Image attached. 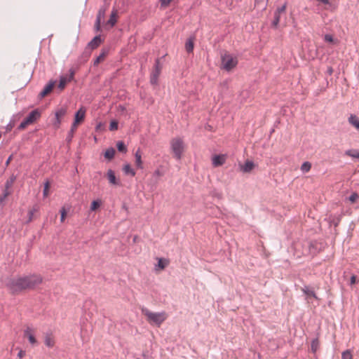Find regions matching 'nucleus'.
<instances>
[{"mask_svg": "<svg viewBox=\"0 0 359 359\" xmlns=\"http://www.w3.org/2000/svg\"><path fill=\"white\" fill-rule=\"evenodd\" d=\"M327 72H328L329 74H332V72H333L332 68V67H328Z\"/></svg>", "mask_w": 359, "mask_h": 359, "instance_id": "57", "label": "nucleus"}, {"mask_svg": "<svg viewBox=\"0 0 359 359\" xmlns=\"http://www.w3.org/2000/svg\"><path fill=\"white\" fill-rule=\"evenodd\" d=\"M286 9V4H284L282 6L278 7L275 12L281 14L285 11Z\"/></svg>", "mask_w": 359, "mask_h": 359, "instance_id": "44", "label": "nucleus"}, {"mask_svg": "<svg viewBox=\"0 0 359 359\" xmlns=\"http://www.w3.org/2000/svg\"><path fill=\"white\" fill-rule=\"evenodd\" d=\"M11 194V192L8 190L4 191V194L2 196L0 197V203L3 202L4 199Z\"/></svg>", "mask_w": 359, "mask_h": 359, "instance_id": "45", "label": "nucleus"}, {"mask_svg": "<svg viewBox=\"0 0 359 359\" xmlns=\"http://www.w3.org/2000/svg\"><path fill=\"white\" fill-rule=\"evenodd\" d=\"M74 72L72 69H69V76L67 78L68 82L71 81L74 79Z\"/></svg>", "mask_w": 359, "mask_h": 359, "instance_id": "50", "label": "nucleus"}, {"mask_svg": "<svg viewBox=\"0 0 359 359\" xmlns=\"http://www.w3.org/2000/svg\"><path fill=\"white\" fill-rule=\"evenodd\" d=\"M345 154L353 158H359V150L348 149L345 151Z\"/></svg>", "mask_w": 359, "mask_h": 359, "instance_id": "25", "label": "nucleus"}, {"mask_svg": "<svg viewBox=\"0 0 359 359\" xmlns=\"http://www.w3.org/2000/svg\"><path fill=\"white\" fill-rule=\"evenodd\" d=\"M255 167V164L251 161H247L245 162L243 165H241V170L243 172H250L253 168Z\"/></svg>", "mask_w": 359, "mask_h": 359, "instance_id": "12", "label": "nucleus"}, {"mask_svg": "<svg viewBox=\"0 0 359 359\" xmlns=\"http://www.w3.org/2000/svg\"><path fill=\"white\" fill-rule=\"evenodd\" d=\"M280 14L276 13V12H274V15H273V20L272 21V27H274V28H276L279 24V22H280Z\"/></svg>", "mask_w": 359, "mask_h": 359, "instance_id": "29", "label": "nucleus"}, {"mask_svg": "<svg viewBox=\"0 0 359 359\" xmlns=\"http://www.w3.org/2000/svg\"><path fill=\"white\" fill-rule=\"evenodd\" d=\"M86 109L83 107H81L74 114V121L73 122L74 124L78 125L81 122H82L86 116Z\"/></svg>", "mask_w": 359, "mask_h": 359, "instance_id": "6", "label": "nucleus"}, {"mask_svg": "<svg viewBox=\"0 0 359 359\" xmlns=\"http://www.w3.org/2000/svg\"><path fill=\"white\" fill-rule=\"evenodd\" d=\"M116 16H117V11L113 9L111 13L109 19L107 22V24L110 25L111 27H113L116 23Z\"/></svg>", "mask_w": 359, "mask_h": 359, "instance_id": "13", "label": "nucleus"}, {"mask_svg": "<svg viewBox=\"0 0 359 359\" xmlns=\"http://www.w3.org/2000/svg\"><path fill=\"white\" fill-rule=\"evenodd\" d=\"M34 212V210H29L28 212V220L27 222V223L30 222L32 220Z\"/></svg>", "mask_w": 359, "mask_h": 359, "instance_id": "48", "label": "nucleus"}, {"mask_svg": "<svg viewBox=\"0 0 359 359\" xmlns=\"http://www.w3.org/2000/svg\"><path fill=\"white\" fill-rule=\"evenodd\" d=\"M168 264V261L163 258H158V263L156 265V269L157 268L160 269H164Z\"/></svg>", "mask_w": 359, "mask_h": 359, "instance_id": "21", "label": "nucleus"}, {"mask_svg": "<svg viewBox=\"0 0 359 359\" xmlns=\"http://www.w3.org/2000/svg\"><path fill=\"white\" fill-rule=\"evenodd\" d=\"M348 122L359 130V118L354 114H351L348 118Z\"/></svg>", "mask_w": 359, "mask_h": 359, "instance_id": "19", "label": "nucleus"}, {"mask_svg": "<svg viewBox=\"0 0 359 359\" xmlns=\"http://www.w3.org/2000/svg\"><path fill=\"white\" fill-rule=\"evenodd\" d=\"M311 168V164L308 162V161H306V162H304L302 163V165H301V170L302 172H307L310 170Z\"/></svg>", "mask_w": 359, "mask_h": 359, "instance_id": "34", "label": "nucleus"}, {"mask_svg": "<svg viewBox=\"0 0 359 359\" xmlns=\"http://www.w3.org/2000/svg\"><path fill=\"white\" fill-rule=\"evenodd\" d=\"M16 180V176L14 175H12L9 179L7 180V181L5 183V190H8L13 186L14 182Z\"/></svg>", "mask_w": 359, "mask_h": 359, "instance_id": "23", "label": "nucleus"}, {"mask_svg": "<svg viewBox=\"0 0 359 359\" xmlns=\"http://www.w3.org/2000/svg\"><path fill=\"white\" fill-rule=\"evenodd\" d=\"M41 116V111L38 109L32 110L25 118L30 125L34 123Z\"/></svg>", "mask_w": 359, "mask_h": 359, "instance_id": "7", "label": "nucleus"}, {"mask_svg": "<svg viewBox=\"0 0 359 359\" xmlns=\"http://www.w3.org/2000/svg\"><path fill=\"white\" fill-rule=\"evenodd\" d=\"M49 187H50V182H49L48 180H47L44 183V188H43V195L44 197H46V196H48Z\"/></svg>", "mask_w": 359, "mask_h": 359, "instance_id": "37", "label": "nucleus"}, {"mask_svg": "<svg viewBox=\"0 0 359 359\" xmlns=\"http://www.w3.org/2000/svg\"><path fill=\"white\" fill-rule=\"evenodd\" d=\"M30 125L25 119L18 126V129L19 130L25 129L27 126Z\"/></svg>", "mask_w": 359, "mask_h": 359, "instance_id": "42", "label": "nucleus"}, {"mask_svg": "<svg viewBox=\"0 0 359 359\" xmlns=\"http://www.w3.org/2000/svg\"><path fill=\"white\" fill-rule=\"evenodd\" d=\"M102 43V39L100 35L95 36L90 42L88 43V46L91 49H95Z\"/></svg>", "mask_w": 359, "mask_h": 359, "instance_id": "9", "label": "nucleus"}, {"mask_svg": "<svg viewBox=\"0 0 359 359\" xmlns=\"http://www.w3.org/2000/svg\"><path fill=\"white\" fill-rule=\"evenodd\" d=\"M67 82H68L67 77L62 76H60V81H59V84H58V88H60V90H63Z\"/></svg>", "mask_w": 359, "mask_h": 359, "instance_id": "32", "label": "nucleus"}, {"mask_svg": "<svg viewBox=\"0 0 359 359\" xmlns=\"http://www.w3.org/2000/svg\"><path fill=\"white\" fill-rule=\"evenodd\" d=\"M123 170L126 175H130L131 176H135V170L129 164H126L123 168Z\"/></svg>", "mask_w": 359, "mask_h": 359, "instance_id": "27", "label": "nucleus"}, {"mask_svg": "<svg viewBox=\"0 0 359 359\" xmlns=\"http://www.w3.org/2000/svg\"><path fill=\"white\" fill-rule=\"evenodd\" d=\"M101 20L96 19L95 23V29L97 32L100 30V24H101Z\"/></svg>", "mask_w": 359, "mask_h": 359, "instance_id": "47", "label": "nucleus"}, {"mask_svg": "<svg viewBox=\"0 0 359 359\" xmlns=\"http://www.w3.org/2000/svg\"><path fill=\"white\" fill-rule=\"evenodd\" d=\"M221 60L222 68L227 72L233 69L238 64L237 57L229 53L222 55Z\"/></svg>", "mask_w": 359, "mask_h": 359, "instance_id": "3", "label": "nucleus"}, {"mask_svg": "<svg viewBox=\"0 0 359 359\" xmlns=\"http://www.w3.org/2000/svg\"><path fill=\"white\" fill-rule=\"evenodd\" d=\"M41 282L42 278L40 276L33 274L11 278L6 283V287L15 294L24 290L34 289Z\"/></svg>", "mask_w": 359, "mask_h": 359, "instance_id": "1", "label": "nucleus"}, {"mask_svg": "<svg viewBox=\"0 0 359 359\" xmlns=\"http://www.w3.org/2000/svg\"><path fill=\"white\" fill-rule=\"evenodd\" d=\"M44 344L48 348L53 347L55 344V341L53 337L50 334H46L44 339Z\"/></svg>", "mask_w": 359, "mask_h": 359, "instance_id": "18", "label": "nucleus"}, {"mask_svg": "<svg viewBox=\"0 0 359 359\" xmlns=\"http://www.w3.org/2000/svg\"><path fill=\"white\" fill-rule=\"evenodd\" d=\"M356 278L355 276H352L350 280V284L353 285L355 283Z\"/></svg>", "mask_w": 359, "mask_h": 359, "instance_id": "55", "label": "nucleus"}, {"mask_svg": "<svg viewBox=\"0 0 359 359\" xmlns=\"http://www.w3.org/2000/svg\"><path fill=\"white\" fill-rule=\"evenodd\" d=\"M359 198V195L356 192H353L351 196L347 198L351 203H353Z\"/></svg>", "mask_w": 359, "mask_h": 359, "instance_id": "36", "label": "nucleus"}, {"mask_svg": "<svg viewBox=\"0 0 359 359\" xmlns=\"http://www.w3.org/2000/svg\"><path fill=\"white\" fill-rule=\"evenodd\" d=\"M56 81L50 80L48 83L44 87L43 90L40 93L39 96L41 97H44L48 93H50L53 89Z\"/></svg>", "mask_w": 359, "mask_h": 359, "instance_id": "8", "label": "nucleus"}, {"mask_svg": "<svg viewBox=\"0 0 359 359\" xmlns=\"http://www.w3.org/2000/svg\"><path fill=\"white\" fill-rule=\"evenodd\" d=\"M302 290L304 292V294L306 296V298L308 299L310 297L317 299L315 292L312 290H310V288L308 286H304V287H302Z\"/></svg>", "mask_w": 359, "mask_h": 359, "instance_id": "16", "label": "nucleus"}, {"mask_svg": "<svg viewBox=\"0 0 359 359\" xmlns=\"http://www.w3.org/2000/svg\"><path fill=\"white\" fill-rule=\"evenodd\" d=\"M24 336L28 338V340L30 344H34L36 343V340L34 334L32 333L30 328L27 327L26 330H25Z\"/></svg>", "mask_w": 359, "mask_h": 359, "instance_id": "14", "label": "nucleus"}, {"mask_svg": "<svg viewBox=\"0 0 359 359\" xmlns=\"http://www.w3.org/2000/svg\"><path fill=\"white\" fill-rule=\"evenodd\" d=\"M154 175L158 177L163 175V173L159 170H156L154 172Z\"/></svg>", "mask_w": 359, "mask_h": 359, "instance_id": "54", "label": "nucleus"}, {"mask_svg": "<svg viewBox=\"0 0 359 359\" xmlns=\"http://www.w3.org/2000/svg\"><path fill=\"white\" fill-rule=\"evenodd\" d=\"M115 154V149L113 147H109L107 149H106L104 156L105 158L108 160H111Z\"/></svg>", "mask_w": 359, "mask_h": 359, "instance_id": "22", "label": "nucleus"}, {"mask_svg": "<svg viewBox=\"0 0 359 359\" xmlns=\"http://www.w3.org/2000/svg\"><path fill=\"white\" fill-rule=\"evenodd\" d=\"M14 123H13L12 121H10L8 123V124L7 125V130H11L13 127H14Z\"/></svg>", "mask_w": 359, "mask_h": 359, "instance_id": "53", "label": "nucleus"}, {"mask_svg": "<svg viewBox=\"0 0 359 359\" xmlns=\"http://www.w3.org/2000/svg\"><path fill=\"white\" fill-rule=\"evenodd\" d=\"M142 313L147 318V320L150 325H156L159 327L166 319V314L165 312H152L148 309L143 307L142 309Z\"/></svg>", "mask_w": 359, "mask_h": 359, "instance_id": "2", "label": "nucleus"}, {"mask_svg": "<svg viewBox=\"0 0 359 359\" xmlns=\"http://www.w3.org/2000/svg\"><path fill=\"white\" fill-rule=\"evenodd\" d=\"M106 11H107V7L105 6L100 7L97 12L96 19H99V20H102L105 16Z\"/></svg>", "mask_w": 359, "mask_h": 359, "instance_id": "28", "label": "nucleus"}, {"mask_svg": "<svg viewBox=\"0 0 359 359\" xmlns=\"http://www.w3.org/2000/svg\"><path fill=\"white\" fill-rule=\"evenodd\" d=\"M60 215H61V216H60V221H61L62 222H64V220H65V217H66V215H67V211H66V210H65V208H62L60 210Z\"/></svg>", "mask_w": 359, "mask_h": 359, "instance_id": "43", "label": "nucleus"}, {"mask_svg": "<svg viewBox=\"0 0 359 359\" xmlns=\"http://www.w3.org/2000/svg\"><path fill=\"white\" fill-rule=\"evenodd\" d=\"M194 38L190 37L187 39L185 43V49L187 53H192L194 47Z\"/></svg>", "mask_w": 359, "mask_h": 359, "instance_id": "17", "label": "nucleus"}, {"mask_svg": "<svg viewBox=\"0 0 359 359\" xmlns=\"http://www.w3.org/2000/svg\"><path fill=\"white\" fill-rule=\"evenodd\" d=\"M267 0H255V6L259 9H264L266 6Z\"/></svg>", "mask_w": 359, "mask_h": 359, "instance_id": "31", "label": "nucleus"}, {"mask_svg": "<svg viewBox=\"0 0 359 359\" xmlns=\"http://www.w3.org/2000/svg\"><path fill=\"white\" fill-rule=\"evenodd\" d=\"M172 0H160L161 6L162 7L168 6Z\"/></svg>", "mask_w": 359, "mask_h": 359, "instance_id": "46", "label": "nucleus"}, {"mask_svg": "<svg viewBox=\"0 0 359 359\" xmlns=\"http://www.w3.org/2000/svg\"><path fill=\"white\" fill-rule=\"evenodd\" d=\"M12 159V156H10L6 161V165H8Z\"/></svg>", "mask_w": 359, "mask_h": 359, "instance_id": "56", "label": "nucleus"}, {"mask_svg": "<svg viewBox=\"0 0 359 359\" xmlns=\"http://www.w3.org/2000/svg\"><path fill=\"white\" fill-rule=\"evenodd\" d=\"M135 165L137 168L142 169V156L140 154V150L138 149L135 154Z\"/></svg>", "mask_w": 359, "mask_h": 359, "instance_id": "15", "label": "nucleus"}, {"mask_svg": "<svg viewBox=\"0 0 359 359\" xmlns=\"http://www.w3.org/2000/svg\"><path fill=\"white\" fill-rule=\"evenodd\" d=\"M30 125L25 119L18 126V129L19 130L25 129L27 126Z\"/></svg>", "mask_w": 359, "mask_h": 359, "instance_id": "40", "label": "nucleus"}, {"mask_svg": "<svg viewBox=\"0 0 359 359\" xmlns=\"http://www.w3.org/2000/svg\"><path fill=\"white\" fill-rule=\"evenodd\" d=\"M341 359H352V355L350 351H345L342 353Z\"/></svg>", "mask_w": 359, "mask_h": 359, "instance_id": "39", "label": "nucleus"}, {"mask_svg": "<svg viewBox=\"0 0 359 359\" xmlns=\"http://www.w3.org/2000/svg\"><path fill=\"white\" fill-rule=\"evenodd\" d=\"M324 39L327 42H332L333 41V37L330 34H325Z\"/></svg>", "mask_w": 359, "mask_h": 359, "instance_id": "49", "label": "nucleus"}, {"mask_svg": "<svg viewBox=\"0 0 359 359\" xmlns=\"http://www.w3.org/2000/svg\"><path fill=\"white\" fill-rule=\"evenodd\" d=\"M162 66L160 63V59L157 58L155 60L153 70L150 75V83L151 85H156L158 83V79L161 74Z\"/></svg>", "mask_w": 359, "mask_h": 359, "instance_id": "5", "label": "nucleus"}, {"mask_svg": "<svg viewBox=\"0 0 359 359\" xmlns=\"http://www.w3.org/2000/svg\"><path fill=\"white\" fill-rule=\"evenodd\" d=\"M76 128H77L76 125H75L74 123L72 124L71 128H70L69 131L68 132L67 137H66V141L68 143L72 142V138H73L74 135V133H75V131L76 130Z\"/></svg>", "mask_w": 359, "mask_h": 359, "instance_id": "20", "label": "nucleus"}, {"mask_svg": "<svg viewBox=\"0 0 359 359\" xmlns=\"http://www.w3.org/2000/svg\"><path fill=\"white\" fill-rule=\"evenodd\" d=\"M224 161V156L221 155H215L212 159V165L215 167L223 165Z\"/></svg>", "mask_w": 359, "mask_h": 359, "instance_id": "10", "label": "nucleus"}, {"mask_svg": "<svg viewBox=\"0 0 359 359\" xmlns=\"http://www.w3.org/2000/svg\"><path fill=\"white\" fill-rule=\"evenodd\" d=\"M107 54V50H102V53L100 54V55L95 60L93 65H97L100 62V61L104 59V57L106 56Z\"/></svg>", "mask_w": 359, "mask_h": 359, "instance_id": "30", "label": "nucleus"}, {"mask_svg": "<svg viewBox=\"0 0 359 359\" xmlns=\"http://www.w3.org/2000/svg\"><path fill=\"white\" fill-rule=\"evenodd\" d=\"M25 355V351H22V350H20L18 353V356L20 358H22L23 356Z\"/></svg>", "mask_w": 359, "mask_h": 359, "instance_id": "51", "label": "nucleus"}, {"mask_svg": "<svg viewBox=\"0 0 359 359\" xmlns=\"http://www.w3.org/2000/svg\"><path fill=\"white\" fill-rule=\"evenodd\" d=\"M339 219L337 222H334V226H337L338 224Z\"/></svg>", "mask_w": 359, "mask_h": 359, "instance_id": "58", "label": "nucleus"}, {"mask_svg": "<svg viewBox=\"0 0 359 359\" xmlns=\"http://www.w3.org/2000/svg\"><path fill=\"white\" fill-rule=\"evenodd\" d=\"M30 125L25 119L18 126V129L19 130L25 129L27 126Z\"/></svg>", "mask_w": 359, "mask_h": 359, "instance_id": "41", "label": "nucleus"}, {"mask_svg": "<svg viewBox=\"0 0 359 359\" xmlns=\"http://www.w3.org/2000/svg\"><path fill=\"white\" fill-rule=\"evenodd\" d=\"M60 123H61L60 118H58V119L55 118V121H54V126L56 127H59Z\"/></svg>", "mask_w": 359, "mask_h": 359, "instance_id": "52", "label": "nucleus"}, {"mask_svg": "<svg viewBox=\"0 0 359 359\" xmlns=\"http://www.w3.org/2000/svg\"><path fill=\"white\" fill-rule=\"evenodd\" d=\"M118 123L116 120H113L110 122L109 130H116L118 129Z\"/></svg>", "mask_w": 359, "mask_h": 359, "instance_id": "38", "label": "nucleus"}, {"mask_svg": "<svg viewBox=\"0 0 359 359\" xmlns=\"http://www.w3.org/2000/svg\"><path fill=\"white\" fill-rule=\"evenodd\" d=\"M116 147L119 152H121L123 154L126 153L128 151L127 147L123 141H118L116 143Z\"/></svg>", "mask_w": 359, "mask_h": 359, "instance_id": "24", "label": "nucleus"}, {"mask_svg": "<svg viewBox=\"0 0 359 359\" xmlns=\"http://www.w3.org/2000/svg\"><path fill=\"white\" fill-rule=\"evenodd\" d=\"M171 149L176 159L180 160L184 151V142L180 138H174L170 142Z\"/></svg>", "mask_w": 359, "mask_h": 359, "instance_id": "4", "label": "nucleus"}, {"mask_svg": "<svg viewBox=\"0 0 359 359\" xmlns=\"http://www.w3.org/2000/svg\"><path fill=\"white\" fill-rule=\"evenodd\" d=\"M107 178L109 182L114 185L119 184V181L116 179L114 172L112 170H109L107 173Z\"/></svg>", "mask_w": 359, "mask_h": 359, "instance_id": "11", "label": "nucleus"}, {"mask_svg": "<svg viewBox=\"0 0 359 359\" xmlns=\"http://www.w3.org/2000/svg\"><path fill=\"white\" fill-rule=\"evenodd\" d=\"M67 113V109L65 107H61L59 109H57L56 111H55V118L56 119H58V118H61L62 116H64Z\"/></svg>", "mask_w": 359, "mask_h": 359, "instance_id": "33", "label": "nucleus"}, {"mask_svg": "<svg viewBox=\"0 0 359 359\" xmlns=\"http://www.w3.org/2000/svg\"><path fill=\"white\" fill-rule=\"evenodd\" d=\"M320 346V342L318 338L313 339L311 341V349L313 353H316L318 349Z\"/></svg>", "mask_w": 359, "mask_h": 359, "instance_id": "26", "label": "nucleus"}, {"mask_svg": "<svg viewBox=\"0 0 359 359\" xmlns=\"http://www.w3.org/2000/svg\"><path fill=\"white\" fill-rule=\"evenodd\" d=\"M101 205V201L100 200H94L90 204V210L95 211Z\"/></svg>", "mask_w": 359, "mask_h": 359, "instance_id": "35", "label": "nucleus"}]
</instances>
